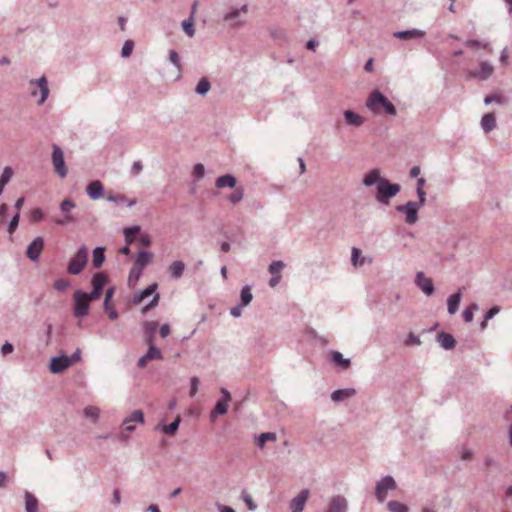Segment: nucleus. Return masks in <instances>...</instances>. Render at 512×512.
<instances>
[{
  "label": "nucleus",
  "mask_w": 512,
  "mask_h": 512,
  "mask_svg": "<svg viewBox=\"0 0 512 512\" xmlns=\"http://www.w3.org/2000/svg\"><path fill=\"white\" fill-rule=\"evenodd\" d=\"M87 193L92 199H98L103 195V185L100 181H92L87 187Z\"/></svg>",
  "instance_id": "21"
},
{
  "label": "nucleus",
  "mask_w": 512,
  "mask_h": 512,
  "mask_svg": "<svg viewBox=\"0 0 512 512\" xmlns=\"http://www.w3.org/2000/svg\"><path fill=\"white\" fill-rule=\"evenodd\" d=\"M309 492L308 490L301 491L296 497H294L290 502V508L292 512H302L305 506V503L308 499Z\"/></svg>",
  "instance_id": "16"
},
{
  "label": "nucleus",
  "mask_w": 512,
  "mask_h": 512,
  "mask_svg": "<svg viewBox=\"0 0 512 512\" xmlns=\"http://www.w3.org/2000/svg\"><path fill=\"white\" fill-rule=\"evenodd\" d=\"M14 350L13 345L10 342H5L1 347V355L6 356L8 354H11Z\"/></svg>",
  "instance_id": "60"
},
{
  "label": "nucleus",
  "mask_w": 512,
  "mask_h": 512,
  "mask_svg": "<svg viewBox=\"0 0 512 512\" xmlns=\"http://www.w3.org/2000/svg\"><path fill=\"white\" fill-rule=\"evenodd\" d=\"M484 101L486 104H490L492 102L501 104V103H503V97L500 94L488 95L485 97Z\"/></svg>",
  "instance_id": "55"
},
{
  "label": "nucleus",
  "mask_w": 512,
  "mask_h": 512,
  "mask_svg": "<svg viewBox=\"0 0 512 512\" xmlns=\"http://www.w3.org/2000/svg\"><path fill=\"white\" fill-rule=\"evenodd\" d=\"M184 269L185 264L182 261H174L168 268L170 275L175 279L182 276Z\"/></svg>",
  "instance_id": "29"
},
{
  "label": "nucleus",
  "mask_w": 512,
  "mask_h": 512,
  "mask_svg": "<svg viewBox=\"0 0 512 512\" xmlns=\"http://www.w3.org/2000/svg\"><path fill=\"white\" fill-rule=\"evenodd\" d=\"M88 260V251L86 247H81L74 257L70 260L67 271L71 275L79 274L86 266Z\"/></svg>",
  "instance_id": "5"
},
{
  "label": "nucleus",
  "mask_w": 512,
  "mask_h": 512,
  "mask_svg": "<svg viewBox=\"0 0 512 512\" xmlns=\"http://www.w3.org/2000/svg\"><path fill=\"white\" fill-rule=\"evenodd\" d=\"M366 107L375 115H396V108L380 91L374 90L366 99Z\"/></svg>",
  "instance_id": "1"
},
{
  "label": "nucleus",
  "mask_w": 512,
  "mask_h": 512,
  "mask_svg": "<svg viewBox=\"0 0 512 512\" xmlns=\"http://www.w3.org/2000/svg\"><path fill=\"white\" fill-rule=\"evenodd\" d=\"M107 200L116 204H125L129 207L134 206L137 203L135 198H128L124 194H109Z\"/></svg>",
  "instance_id": "18"
},
{
  "label": "nucleus",
  "mask_w": 512,
  "mask_h": 512,
  "mask_svg": "<svg viewBox=\"0 0 512 512\" xmlns=\"http://www.w3.org/2000/svg\"><path fill=\"white\" fill-rule=\"evenodd\" d=\"M465 45L469 48H473V49L482 48L484 50H487L488 52H492V49L488 42H480L478 40H468L465 42Z\"/></svg>",
  "instance_id": "39"
},
{
  "label": "nucleus",
  "mask_w": 512,
  "mask_h": 512,
  "mask_svg": "<svg viewBox=\"0 0 512 512\" xmlns=\"http://www.w3.org/2000/svg\"><path fill=\"white\" fill-rule=\"evenodd\" d=\"M235 185H236L235 177H233L232 175H229V174L220 176L216 180V186L218 188H225V187L234 188Z\"/></svg>",
  "instance_id": "28"
},
{
  "label": "nucleus",
  "mask_w": 512,
  "mask_h": 512,
  "mask_svg": "<svg viewBox=\"0 0 512 512\" xmlns=\"http://www.w3.org/2000/svg\"><path fill=\"white\" fill-rule=\"evenodd\" d=\"M461 298H462V293L460 291L455 293V294H453V295H451L448 298L447 305H448V312L450 314H455L456 313V311L458 310Z\"/></svg>",
  "instance_id": "25"
},
{
  "label": "nucleus",
  "mask_w": 512,
  "mask_h": 512,
  "mask_svg": "<svg viewBox=\"0 0 512 512\" xmlns=\"http://www.w3.org/2000/svg\"><path fill=\"white\" fill-rule=\"evenodd\" d=\"M180 422L181 418L180 416H177L172 423L162 426V431L167 435H174L179 428Z\"/></svg>",
  "instance_id": "36"
},
{
  "label": "nucleus",
  "mask_w": 512,
  "mask_h": 512,
  "mask_svg": "<svg viewBox=\"0 0 512 512\" xmlns=\"http://www.w3.org/2000/svg\"><path fill=\"white\" fill-rule=\"evenodd\" d=\"M355 394L354 389H339L332 393L331 398L334 401H342Z\"/></svg>",
  "instance_id": "31"
},
{
  "label": "nucleus",
  "mask_w": 512,
  "mask_h": 512,
  "mask_svg": "<svg viewBox=\"0 0 512 512\" xmlns=\"http://www.w3.org/2000/svg\"><path fill=\"white\" fill-rule=\"evenodd\" d=\"M152 254L147 251H142L138 254L134 265L138 266L141 269H144V267L151 261Z\"/></svg>",
  "instance_id": "32"
},
{
  "label": "nucleus",
  "mask_w": 512,
  "mask_h": 512,
  "mask_svg": "<svg viewBox=\"0 0 512 512\" xmlns=\"http://www.w3.org/2000/svg\"><path fill=\"white\" fill-rule=\"evenodd\" d=\"M134 43L131 40L125 42L121 54L123 57H129L133 51Z\"/></svg>",
  "instance_id": "53"
},
{
  "label": "nucleus",
  "mask_w": 512,
  "mask_h": 512,
  "mask_svg": "<svg viewBox=\"0 0 512 512\" xmlns=\"http://www.w3.org/2000/svg\"><path fill=\"white\" fill-rule=\"evenodd\" d=\"M149 349L147 353L138 361V367L144 368L149 361L162 359L161 351L154 346V342L148 343Z\"/></svg>",
  "instance_id": "14"
},
{
  "label": "nucleus",
  "mask_w": 512,
  "mask_h": 512,
  "mask_svg": "<svg viewBox=\"0 0 512 512\" xmlns=\"http://www.w3.org/2000/svg\"><path fill=\"white\" fill-rule=\"evenodd\" d=\"M478 309V305L476 303L471 304L468 308L463 311V319L465 322H471L473 320V312Z\"/></svg>",
  "instance_id": "46"
},
{
  "label": "nucleus",
  "mask_w": 512,
  "mask_h": 512,
  "mask_svg": "<svg viewBox=\"0 0 512 512\" xmlns=\"http://www.w3.org/2000/svg\"><path fill=\"white\" fill-rule=\"evenodd\" d=\"M221 393L223 394V398L216 403V406L212 412L214 414H225L228 409V402L231 400V395L226 389H221Z\"/></svg>",
  "instance_id": "17"
},
{
  "label": "nucleus",
  "mask_w": 512,
  "mask_h": 512,
  "mask_svg": "<svg viewBox=\"0 0 512 512\" xmlns=\"http://www.w3.org/2000/svg\"><path fill=\"white\" fill-rule=\"evenodd\" d=\"M143 269L139 268L136 265H133V267L130 270L129 277H128V283L130 286H135L137 281L139 280Z\"/></svg>",
  "instance_id": "35"
},
{
  "label": "nucleus",
  "mask_w": 512,
  "mask_h": 512,
  "mask_svg": "<svg viewBox=\"0 0 512 512\" xmlns=\"http://www.w3.org/2000/svg\"><path fill=\"white\" fill-rule=\"evenodd\" d=\"M44 246V241L41 237L34 239V262H36L41 254Z\"/></svg>",
  "instance_id": "47"
},
{
  "label": "nucleus",
  "mask_w": 512,
  "mask_h": 512,
  "mask_svg": "<svg viewBox=\"0 0 512 512\" xmlns=\"http://www.w3.org/2000/svg\"><path fill=\"white\" fill-rule=\"evenodd\" d=\"M140 232V226L126 227L123 230L127 245L132 244Z\"/></svg>",
  "instance_id": "30"
},
{
  "label": "nucleus",
  "mask_w": 512,
  "mask_h": 512,
  "mask_svg": "<svg viewBox=\"0 0 512 512\" xmlns=\"http://www.w3.org/2000/svg\"><path fill=\"white\" fill-rule=\"evenodd\" d=\"M146 336H147V343L154 342L155 337V331L158 327V322L156 321H146L143 324Z\"/></svg>",
  "instance_id": "27"
},
{
  "label": "nucleus",
  "mask_w": 512,
  "mask_h": 512,
  "mask_svg": "<svg viewBox=\"0 0 512 512\" xmlns=\"http://www.w3.org/2000/svg\"><path fill=\"white\" fill-rule=\"evenodd\" d=\"M481 126L485 132H490L496 126V119L493 113H487L482 117Z\"/></svg>",
  "instance_id": "26"
},
{
  "label": "nucleus",
  "mask_w": 512,
  "mask_h": 512,
  "mask_svg": "<svg viewBox=\"0 0 512 512\" xmlns=\"http://www.w3.org/2000/svg\"><path fill=\"white\" fill-rule=\"evenodd\" d=\"M169 59L178 69L180 68V58L176 51H170Z\"/></svg>",
  "instance_id": "64"
},
{
  "label": "nucleus",
  "mask_w": 512,
  "mask_h": 512,
  "mask_svg": "<svg viewBox=\"0 0 512 512\" xmlns=\"http://www.w3.org/2000/svg\"><path fill=\"white\" fill-rule=\"evenodd\" d=\"M242 499L243 501L246 503L247 507L249 510H255L256 509V504L253 502L251 496L247 493H243L242 494Z\"/></svg>",
  "instance_id": "56"
},
{
  "label": "nucleus",
  "mask_w": 512,
  "mask_h": 512,
  "mask_svg": "<svg viewBox=\"0 0 512 512\" xmlns=\"http://www.w3.org/2000/svg\"><path fill=\"white\" fill-rule=\"evenodd\" d=\"M285 267L284 262L282 261H274L269 266V272L272 275H280L281 270Z\"/></svg>",
  "instance_id": "48"
},
{
  "label": "nucleus",
  "mask_w": 512,
  "mask_h": 512,
  "mask_svg": "<svg viewBox=\"0 0 512 512\" xmlns=\"http://www.w3.org/2000/svg\"><path fill=\"white\" fill-rule=\"evenodd\" d=\"M37 86L39 87L40 92H41V97H40L38 103L42 104V103H44V101L46 100V98L49 95V88H48V84H47L46 78L45 77H41L37 81Z\"/></svg>",
  "instance_id": "33"
},
{
  "label": "nucleus",
  "mask_w": 512,
  "mask_h": 512,
  "mask_svg": "<svg viewBox=\"0 0 512 512\" xmlns=\"http://www.w3.org/2000/svg\"><path fill=\"white\" fill-rule=\"evenodd\" d=\"M198 385H199V379L197 377H193L191 379V389H190V396L194 397L198 391Z\"/></svg>",
  "instance_id": "63"
},
{
  "label": "nucleus",
  "mask_w": 512,
  "mask_h": 512,
  "mask_svg": "<svg viewBox=\"0 0 512 512\" xmlns=\"http://www.w3.org/2000/svg\"><path fill=\"white\" fill-rule=\"evenodd\" d=\"M332 360L335 364L341 366L342 368L347 369L350 366V360L345 359L340 352H337V351L333 352Z\"/></svg>",
  "instance_id": "37"
},
{
  "label": "nucleus",
  "mask_w": 512,
  "mask_h": 512,
  "mask_svg": "<svg viewBox=\"0 0 512 512\" xmlns=\"http://www.w3.org/2000/svg\"><path fill=\"white\" fill-rule=\"evenodd\" d=\"M210 89V83L206 78H202L197 86H196V92L201 95H205Z\"/></svg>",
  "instance_id": "45"
},
{
  "label": "nucleus",
  "mask_w": 512,
  "mask_h": 512,
  "mask_svg": "<svg viewBox=\"0 0 512 512\" xmlns=\"http://www.w3.org/2000/svg\"><path fill=\"white\" fill-rule=\"evenodd\" d=\"M387 507L391 512H408V507L398 501L388 502Z\"/></svg>",
  "instance_id": "42"
},
{
  "label": "nucleus",
  "mask_w": 512,
  "mask_h": 512,
  "mask_svg": "<svg viewBox=\"0 0 512 512\" xmlns=\"http://www.w3.org/2000/svg\"><path fill=\"white\" fill-rule=\"evenodd\" d=\"M138 241L141 245H143L145 247H149L151 245V238L147 233L141 234L138 237Z\"/></svg>",
  "instance_id": "62"
},
{
  "label": "nucleus",
  "mask_w": 512,
  "mask_h": 512,
  "mask_svg": "<svg viewBox=\"0 0 512 512\" xmlns=\"http://www.w3.org/2000/svg\"><path fill=\"white\" fill-rule=\"evenodd\" d=\"M10 482V476L7 472L0 471V488H5Z\"/></svg>",
  "instance_id": "59"
},
{
  "label": "nucleus",
  "mask_w": 512,
  "mask_h": 512,
  "mask_svg": "<svg viewBox=\"0 0 512 512\" xmlns=\"http://www.w3.org/2000/svg\"><path fill=\"white\" fill-rule=\"evenodd\" d=\"M100 410L95 406H88L84 409V415L92 421H96L99 417Z\"/></svg>",
  "instance_id": "44"
},
{
  "label": "nucleus",
  "mask_w": 512,
  "mask_h": 512,
  "mask_svg": "<svg viewBox=\"0 0 512 512\" xmlns=\"http://www.w3.org/2000/svg\"><path fill=\"white\" fill-rule=\"evenodd\" d=\"M344 117L347 124L352 126H361L364 123V118L351 110H346L344 112Z\"/></svg>",
  "instance_id": "24"
},
{
  "label": "nucleus",
  "mask_w": 512,
  "mask_h": 512,
  "mask_svg": "<svg viewBox=\"0 0 512 512\" xmlns=\"http://www.w3.org/2000/svg\"><path fill=\"white\" fill-rule=\"evenodd\" d=\"M419 205L416 202L409 201L405 205L397 206V210L403 212L406 216L405 221L408 224H414L418 220Z\"/></svg>",
  "instance_id": "10"
},
{
  "label": "nucleus",
  "mask_w": 512,
  "mask_h": 512,
  "mask_svg": "<svg viewBox=\"0 0 512 512\" xmlns=\"http://www.w3.org/2000/svg\"><path fill=\"white\" fill-rule=\"evenodd\" d=\"M104 310L108 314V317L111 320H115L118 317L117 311L114 309V305L112 302L105 304L104 303Z\"/></svg>",
  "instance_id": "50"
},
{
  "label": "nucleus",
  "mask_w": 512,
  "mask_h": 512,
  "mask_svg": "<svg viewBox=\"0 0 512 512\" xmlns=\"http://www.w3.org/2000/svg\"><path fill=\"white\" fill-rule=\"evenodd\" d=\"M347 509V502L345 498L336 496L331 499L327 512H345Z\"/></svg>",
  "instance_id": "19"
},
{
  "label": "nucleus",
  "mask_w": 512,
  "mask_h": 512,
  "mask_svg": "<svg viewBox=\"0 0 512 512\" xmlns=\"http://www.w3.org/2000/svg\"><path fill=\"white\" fill-rule=\"evenodd\" d=\"M96 300L90 298V294L81 290H76L73 294V314L77 318H83L89 312L90 302Z\"/></svg>",
  "instance_id": "2"
},
{
  "label": "nucleus",
  "mask_w": 512,
  "mask_h": 512,
  "mask_svg": "<svg viewBox=\"0 0 512 512\" xmlns=\"http://www.w3.org/2000/svg\"><path fill=\"white\" fill-rule=\"evenodd\" d=\"M437 339L441 346L445 349H452L456 344L454 337L451 334L445 332H440L437 336Z\"/></svg>",
  "instance_id": "23"
},
{
  "label": "nucleus",
  "mask_w": 512,
  "mask_h": 512,
  "mask_svg": "<svg viewBox=\"0 0 512 512\" xmlns=\"http://www.w3.org/2000/svg\"><path fill=\"white\" fill-rule=\"evenodd\" d=\"M157 287H158L157 284L153 283L150 286H148L145 290H143L142 292L134 295L133 302L135 304H141L147 297L153 295L152 301L142 308V313H146L150 309L157 306L159 298H160L159 294L156 293Z\"/></svg>",
  "instance_id": "4"
},
{
  "label": "nucleus",
  "mask_w": 512,
  "mask_h": 512,
  "mask_svg": "<svg viewBox=\"0 0 512 512\" xmlns=\"http://www.w3.org/2000/svg\"><path fill=\"white\" fill-rule=\"evenodd\" d=\"M69 286H70V281L68 279H64V278L58 279L54 283L55 289H57L59 291L66 290Z\"/></svg>",
  "instance_id": "52"
},
{
  "label": "nucleus",
  "mask_w": 512,
  "mask_h": 512,
  "mask_svg": "<svg viewBox=\"0 0 512 512\" xmlns=\"http://www.w3.org/2000/svg\"><path fill=\"white\" fill-rule=\"evenodd\" d=\"M106 283L107 277L103 273L95 274L92 278L93 290L89 293L90 298H95L96 300L99 299Z\"/></svg>",
  "instance_id": "13"
},
{
  "label": "nucleus",
  "mask_w": 512,
  "mask_h": 512,
  "mask_svg": "<svg viewBox=\"0 0 512 512\" xmlns=\"http://www.w3.org/2000/svg\"><path fill=\"white\" fill-rule=\"evenodd\" d=\"M416 284L426 295L433 294V292H434L433 282L430 278L425 277L423 272L417 273Z\"/></svg>",
  "instance_id": "15"
},
{
  "label": "nucleus",
  "mask_w": 512,
  "mask_h": 512,
  "mask_svg": "<svg viewBox=\"0 0 512 512\" xmlns=\"http://www.w3.org/2000/svg\"><path fill=\"white\" fill-rule=\"evenodd\" d=\"M396 488V483L394 479L390 476L384 477L380 482L377 483L375 489V495L379 502H383L387 497V492L389 490H394Z\"/></svg>",
  "instance_id": "8"
},
{
  "label": "nucleus",
  "mask_w": 512,
  "mask_h": 512,
  "mask_svg": "<svg viewBox=\"0 0 512 512\" xmlns=\"http://www.w3.org/2000/svg\"><path fill=\"white\" fill-rule=\"evenodd\" d=\"M25 510L32 512V493L29 491L25 492Z\"/></svg>",
  "instance_id": "61"
},
{
  "label": "nucleus",
  "mask_w": 512,
  "mask_h": 512,
  "mask_svg": "<svg viewBox=\"0 0 512 512\" xmlns=\"http://www.w3.org/2000/svg\"><path fill=\"white\" fill-rule=\"evenodd\" d=\"M253 299L251 288L249 286H245L241 290V302L243 306L248 305Z\"/></svg>",
  "instance_id": "43"
},
{
  "label": "nucleus",
  "mask_w": 512,
  "mask_h": 512,
  "mask_svg": "<svg viewBox=\"0 0 512 512\" xmlns=\"http://www.w3.org/2000/svg\"><path fill=\"white\" fill-rule=\"evenodd\" d=\"M494 73V67L487 61L479 62V69L468 70L466 73V77L468 79H479V80H487Z\"/></svg>",
  "instance_id": "7"
},
{
  "label": "nucleus",
  "mask_w": 512,
  "mask_h": 512,
  "mask_svg": "<svg viewBox=\"0 0 512 512\" xmlns=\"http://www.w3.org/2000/svg\"><path fill=\"white\" fill-rule=\"evenodd\" d=\"M52 163L55 172L61 178H64L67 175V168L65 166L63 151L57 145H53Z\"/></svg>",
  "instance_id": "9"
},
{
  "label": "nucleus",
  "mask_w": 512,
  "mask_h": 512,
  "mask_svg": "<svg viewBox=\"0 0 512 512\" xmlns=\"http://www.w3.org/2000/svg\"><path fill=\"white\" fill-rule=\"evenodd\" d=\"M13 174V170L10 166L5 167L0 175V186H6L13 177Z\"/></svg>",
  "instance_id": "40"
},
{
  "label": "nucleus",
  "mask_w": 512,
  "mask_h": 512,
  "mask_svg": "<svg viewBox=\"0 0 512 512\" xmlns=\"http://www.w3.org/2000/svg\"><path fill=\"white\" fill-rule=\"evenodd\" d=\"M277 440V436L275 433H272V432H267V433H262L259 437H258V446L262 449L264 448L266 442L268 441H276Z\"/></svg>",
  "instance_id": "38"
},
{
  "label": "nucleus",
  "mask_w": 512,
  "mask_h": 512,
  "mask_svg": "<svg viewBox=\"0 0 512 512\" xmlns=\"http://www.w3.org/2000/svg\"><path fill=\"white\" fill-rule=\"evenodd\" d=\"M361 251L358 248H352V263L354 266H361L364 263V259L360 258Z\"/></svg>",
  "instance_id": "51"
},
{
  "label": "nucleus",
  "mask_w": 512,
  "mask_h": 512,
  "mask_svg": "<svg viewBox=\"0 0 512 512\" xmlns=\"http://www.w3.org/2000/svg\"><path fill=\"white\" fill-rule=\"evenodd\" d=\"M500 311L499 307L494 306L492 307L485 315L484 321L481 323V328L485 329L487 326V321L493 318L496 314H498Z\"/></svg>",
  "instance_id": "49"
},
{
  "label": "nucleus",
  "mask_w": 512,
  "mask_h": 512,
  "mask_svg": "<svg viewBox=\"0 0 512 512\" xmlns=\"http://www.w3.org/2000/svg\"><path fill=\"white\" fill-rule=\"evenodd\" d=\"M80 358V351H76L71 357L68 356H60L55 357L51 360L50 363V370L53 373H61L68 367H70L74 362L79 360Z\"/></svg>",
  "instance_id": "6"
},
{
  "label": "nucleus",
  "mask_w": 512,
  "mask_h": 512,
  "mask_svg": "<svg viewBox=\"0 0 512 512\" xmlns=\"http://www.w3.org/2000/svg\"><path fill=\"white\" fill-rule=\"evenodd\" d=\"M133 423H144V414L141 410H135L131 413V415L127 418L124 419L123 421V425H124V430H123V433L125 432H133L134 429H135V426L133 425ZM123 437L124 438H128V435L126 434H123Z\"/></svg>",
  "instance_id": "11"
},
{
  "label": "nucleus",
  "mask_w": 512,
  "mask_h": 512,
  "mask_svg": "<svg viewBox=\"0 0 512 512\" xmlns=\"http://www.w3.org/2000/svg\"><path fill=\"white\" fill-rule=\"evenodd\" d=\"M243 198V191L242 189H236L229 197L230 201L232 203H237Z\"/></svg>",
  "instance_id": "57"
},
{
  "label": "nucleus",
  "mask_w": 512,
  "mask_h": 512,
  "mask_svg": "<svg viewBox=\"0 0 512 512\" xmlns=\"http://www.w3.org/2000/svg\"><path fill=\"white\" fill-rule=\"evenodd\" d=\"M105 260L104 256V248L97 247L93 251V266L95 268H100Z\"/></svg>",
  "instance_id": "34"
},
{
  "label": "nucleus",
  "mask_w": 512,
  "mask_h": 512,
  "mask_svg": "<svg viewBox=\"0 0 512 512\" xmlns=\"http://www.w3.org/2000/svg\"><path fill=\"white\" fill-rule=\"evenodd\" d=\"M400 189L399 184H392L384 178L379 182V185H377V200L387 204L390 198L399 193Z\"/></svg>",
  "instance_id": "3"
},
{
  "label": "nucleus",
  "mask_w": 512,
  "mask_h": 512,
  "mask_svg": "<svg viewBox=\"0 0 512 512\" xmlns=\"http://www.w3.org/2000/svg\"><path fill=\"white\" fill-rule=\"evenodd\" d=\"M248 6L245 4L241 8L233 9L224 16V20L231 23L232 26H241L245 23V19H241V15H246Z\"/></svg>",
  "instance_id": "12"
},
{
  "label": "nucleus",
  "mask_w": 512,
  "mask_h": 512,
  "mask_svg": "<svg viewBox=\"0 0 512 512\" xmlns=\"http://www.w3.org/2000/svg\"><path fill=\"white\" fill-rule=\"evenodd\" d=\"M383 178L380 176V170L379 169H373L369 171L363 178V184L365 186H372L374 184L379 185V182Z\"/></svg>",
  "instance_id": "22"
},
{
  "label": "nucleus",
  "mask_w": 512,
  "mask_h": 512,
  "mask_svg": "<svg viewBox=\"0 0 512 512\" xmlns=\"http://www.w3.org/2000/svg\"><path fill=\"white\" fill-rule=\"evenodd\" d=\"M421 341L420 339L415 336L413 333H410L405 340V345L411 346V345H420Z\"/></svg>",
  "instance_id": "58"
},
{
  "label": "nucleus",
  "mask_w": 512,
  "mask_h": 512,
  "mask_svg": "<svg viewBox=\"0 0 512 512\" xmlns=\"http://www.w3.org/2000/svg\"><path fill=\"white\" fill-rule=\"evenodd\" d=\"M18 223H19V213H16V214L12 217V219L10 220L9 225H8V232H9L10 234H12V233L15 231V229H16V228H17V226H18Z\"/></svg>",
  "instance_id": "54"
},
{
  "label": "nucleus",
  "mask_w": 512,
  "mask_h": 512,
  "mask_svg": "<svg viewBox=\"0 0 512 512\" xmlns=\"http://www.w3.org/2000/svg\"><path fill=\"white\" fill-rule=\"evenodd\" d=\"M395 37L403 40H410L414 38H422L425 36V32L419 29H412L407 31H399L394 34Z\"/></svg>",
  "instance_id": "20"
},
{
  "label": "nucleus",
  "mask_w": 512,
  "mask_h": 512,
  "mask_svg": "<svg viewBox=\"0 0 512 512\" xmlns=\"http://www.w3.org/2000/svg\"><path fill=\"white\" fill-rule=\"evenodd\" d=\"M182 28L189 37H193L195 34L194 18L190 17L189 19L184 20L182 22Z\"/></svg>",
  "instance_id": "41"
}]
</instances>
